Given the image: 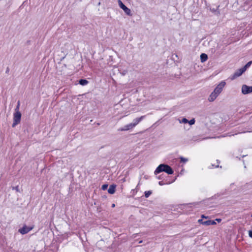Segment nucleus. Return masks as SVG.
<instances>
[{
  "label": "nucleus",
  "instance_id": "nucleus-1",
  "mask_svg": "<svg viewBox=\"0 0 252 252\" xmlns=\"http://www.w3.org/2000/svg\"><path fill=\"white\" fill-rule=\"evenodd\" d=\"M226 85L224 81H221L215 88L208 97V100L209 102L214 101L220 94L222 92L223 88Z\"/></svg>",
  "mask_w": 252,
  "mask_h": 252
},
{
  "label": "nucleus",
  "instance_id": "nucleus-2",
  "mask_svg": "<svg viewBox=\"0 0 252 252\" xmlns=\"http://www.w3.org/2000/svg\"><path fill=\"white\" fill-rule=\"evenodd\" d=\"M165 172L168 174H172L173 173V170L171 168V167L165 164H160L156 169L154 172L155 175H157L158 174L161 172Z\"/></svg>",
  "mask_w": 252,
  "mask_h": 252
},
{
  "label": "nucleus",
  "instance_id": "nucleus-3",
  "mask_svg": "<svg viewBox=\"0 0 252 252\" xmlns=\"http://www.w3.org/2000/svg\"><path fill=\"white\" fill-rule=\"evenodd\" d=\"M21 114L19 111H16L14 114L13 123L12 126L18 125L21 121Z\"/></svg>",
  "mask_w": 252,
  "mask_h": 252
},
{
  "label": "nucleus",
  "instance_id": "nucleus-4",
  "mask_svg": "<svg viewBox=\"0 0 252 252\" xmlns=\"http://www.w3.org/2000/svg\"><path fill=\"white\" fill-rule=\"evenodd\" d=\"M119 6L125 11L127 15H131V10L129 8L127 7L122 1L121 0L118 1Z\"/></svg>",
  "mask_w": 252,
  "mask_h": 252
},
{
  "label": "nucleus",
  "instance_id": "nucleus-5",
  "mask_svg": "<svg viewBox=\"0 0 252 252\" xmlns=\"http://www.w3.org/2000/svg\"><path fill=\"white\" fill-rule=\"evenodd\" d=\"M242 93L247 94L252 93V86L249 87L246 85H243L241 88Z\"/></svg>",
  "mask_w": 252,
  "mask_h": 252
},
{
  "label": "nucleus",
  "instance_id": "nucleus-6",
  "mask_svg": "<svg viewBox=\"0 0 252 252\" xmlns=\"http://www.w3.org/2000/svg\"><path fill=\"white\" fill-rule=\"evenodd\" d=\"M32 228V227H28L25 225L22 228H20L18 231L22 234H26L30 232Z\"/></svg>",
  "mask_w": 252,
  "mask_h": 252
},
{
  "label": "nucleus",
  "instance_id": "nucleus-7",
  "mask_svg": "<svg viewBox=\"0 0 252 252\" xmlns=\"http://www.w3.org/2000/svg\"><path fill=\"white\" fill-rule=\"evenodd\" d=\"M246 71L245 69L243 67L239 69H238L233 75V78H236L241 76L245 71Z\"/></svg>",
  "mask_w": 252,
  "mask_h": 252
},
{
  "label": "nucleus",
  "instance_id": "nucleus-8",
  "mask_svg": "<svg viewBox=\"0 0 252 252\" xmlns=\"http://www.w3.org/2000/svg\"><path fill=\"white\" fill-rule=\"evenodd\" d=\"M144 117L142 116L140 118H137L133 120V122L129 124L127 126H136L143 119Z\"/></svg>",
  "mask_w": 252,
  "mask_h": 252
},
{
  "label": "nucleus",
  "instance_id": "nucleus-9",
  "mask_svg": "<svg viewBox=\"0 0 252 252\" xmlns=\"http://www.w3.org/2000/svg\"><path fill=\"white\" fill-rule=\"evenodd\" d=\"M115 189H116V185H111L110 186L108 189V192L110 194H114L115 192Z\"/></svg>",
  "mask_w": 252,
  "mask_h": 252
},
{
  "label": "nucleus",
  "instance_id": "nucleus-10",
  "mask_svg": "<svg viewBox=\"0 0 252 252\" xmlns=\"http://www.w3.org/2000/svg\"><path fill=\"white\" fill-rule=\"evenodd\" d=\"M208 59L207 55L204 53H202L200 55L201 62L203 63L205 62Z\"/></svg>",
  "mask_w": 252,
  "mask_h": 252
},
{
  "label": "nucleus",
  "instance_id": "nucleus-11",
  "mask_svg": "<svg viewBox=\"0 0 252 252\" xmlns=\"http://www.w3.org/2000/svg\"><path fill=\"white\" fill-rule=\"evenodd\" d=\"M180 124H188V120L185 118H182L181 120H178Z\"/></svg>",
  "mask_w": 252,
  "mask_h": 252
},
{
  "label": "nucleus",
  "instance_id": "nucleus-12",
  "mask_svg": "<svg viewBox=\"0 0 252 252\" xmlns=\"http://www.w3.org/2000/svg\"><path fill=\"white\" fill-rule=\"evenodd\" d=\"M88 83V81L86 79H81L79 81V84L82 86L86 85Z\"/></svg>",
  "mask_w": 252,
  "mask_h": 252
},
{
  "label": "nucleus",
  "instance_id": "nucleus-13",
  "mask_svg": "<svg viewBox=\"0 0 252 252\" xmlns=\"http://www.w3.org/2000/svg\"><path fill=\"white\" fill-rule=\"evenodd\" d=\"M144 193L145 197L148 198L152 194V191L150 190L146 191Z\"/></svg>",
  "mask_w": 252,
  "mask_h": 252
},
{
  "label": "nucleus",
  "instance_id": "nucleus-14",
  "mask_svg": "<svg viewBox=\"0 0 252 252\" xmlns=\"http://www.w3.org/2000/svg\"><path fill=\"white\" fill-rule=\"evenodd\" d=\"M252 61H250V62H248L243 67L246 70V69L251 66V65L252 64Z\"/></svg>",
  "mask_w": 252,
  "mask_h": 252
},
{
  "label": "nucleus",
  "instance_id": "nucleus-15",
  "mask_svg": "<svg viewBox=\"0 0 252 252\" xmlns=\"http://www.w3.org/2000/svg\"><path fill=\"white\" fill-rule=\"evenodd\" d=\"M180 158L181 160V162H182L186 163V162H187L188 161V158L182 157H180Z\"/></svg>",
  "mask_w": 252,
  "mask_h": 252
},
{
  "label": "nucleus",
  "instance_id": "nucleus-16",
  "mask_svg": "<svg viewBox=\"0 0 252 252\" xmlns=\"http://www.w3.org/2000/svg\"><path fill=\"white\" fill-rule=\"evenodd\" d=\"M195 123V120L194 119H192L191 120H190V121H188V124L190 125V126H191V125H194Z\"/></svg>",
  "mask_w": 252,
  "mask_h": 252
},
{
  "label": "nucleus",
  "instance_id": "nucleus-17",
  "mask_svg": "<svg viewBox=\"0 0 252 252\" xmlns=\"http://www.w3.org/2000/svg\"><path fill=\"white\" fill-rule=\"evenodd\" d=\"M202 224L205 225H210V220L204 221L203 222H202Z\"/></svg>",
  "mask_w": 252,
  "mask_h": 252
},
{
  "label": "nucleus",
  "instance_id": "nucleus-18",
  "mask_svg": "<svg viewBox=\"0 0 252 252\" xmlns=\"http://www.w3.org/2000/svg\"><path fill=\"white\" fill-rule=\"evenodd\" d=\"M107 187H108V185H107V184H104V185H103L102 186V187H101V189H102V190H106V189H107Z\"/></svg>",
  "mask_w": 252,
  "mask_h": 252
},
{
  "label": "nucleus",
  "instance_id": "nucleus-19",
  "mask_svg": "<svg viewBox=\"0 0 252 252\" xmlns=\"http://www.w3.org/2000/svg\"><path fill=\"white\" fill-rule=\"evenodd\" d=\"M19 106H20V101H19L18 102V103H17V106H16V108H15V112H16V111H19Z\"/></svg>",
  "mask_w": 252,
  "mask_h": 252
},
{
  "label": "nucleus",
  "instance_id": "nucleus-20",
  "mask_svg": "<svg viewBox=\"0 0 252 252\" xmlns=\"http://www.w3.org/2000/svg\"><path fill=\"white\" fill-rule=\"evenodd\" d=\"M216 220H210V225H215L216 224Z\"/></svg>",
  "mask_w": 252,
  "mask_h": 252
},
{
  "label": "nucleus",
  "instance_id": "nucleus-21",
  "mask_svg": "<svg viewBox=\"0 0 252 252\" xmlns=\"http://www.w3.org/2000/svg\"><path fill=\"white\" fill-rule=\"evenodd\" d=\"M128 129H129L128 128H123L119 129V130L123 131V130H127Z\"/></svg>",
  "mask_w": 252,
  "mask_h": 252
},
{
  "label": "nucleus",
  "instance_id": "nucleus-22",
  "mask_svg": "<svg viewBox=\"0 0 252 252\" xmlns=\"http://www.w3.org/2000/svg\"><path fill=\"white\" fill-rule=\"evenodd\" d=\"M249 235L250 237L252 238V230H250L249 231Z\"/></svg>",
  "mask_w": 252,
  "mask_h": 252
},
{
  "label": "nucleus",
  "instance_id": "nucleus-23",
  "mask_svg": "<svg viewBox=\"0 0 252 252\" xmlns=\"http://www.w3.org/2000/svg\"><path fill=\"white\" fill-rule=\"evenodd\" d=\"M198 222L201 223V224H202V222H203L204 221H203L202 219H199L198 220Z\"/></svg>",
  "mask_w": 252,
  "mask_h": 252
},
{
  "label": "nucleus",
  "instance_id": "nucleus-24",
  "mask_svg": "<svg viewBox=\"0 0 252 252\" xmlns=\"http://www.w3.org/2000/svg\"><path fill=\"white\" fill-rule=\"evenodd\" d=\"M215 220L219 222H220L221 221V220L220 219H216Z\"/></svg>",
  "mask_w": 252,
  "mask_h": 252
},
{
  "label": "nucleus",
  "instance_id": "nucleus-25",
  "mask_svg": "<svg viewBox=\"0 0 252 252\" xmlns=\"http://www.w3.org/2000/svg\"><path fill=\"white\" fill-rule=\"evenodd\" d=\"M158 184H159V185H160V186H162V185H164V184H163V183H162V181H160V182H159Z\"/></svg>",
  "mask_w": 252,
  "mask_h": 252
},
{
  "label": "nucleus",
  "instance_id": "nucleus-26",
  "mask_svg": "<svg viewBox=\"0 0 252 252\" xmlns=\"http://www.w3.org/2000/svg\"><path fill=\"white\" fill-rule=\"evenodd\" d=\"M201 217H202V218H205V219H207V218H208V217H206V216H205L204 215H202L201 216Z\"/></svg>",
  "mask_w": 252,
  "mask_h": 252
},
{
  "label": "nucleus",
  "instance_id": "nucleus-27",
  "mask_svg": "<svg viewBox=\"0 0 252 252\" xmlns=\"http://www.w3.org/2000/svg\"><path fill=\"white\" fill-rule=\"evenodd\" d=\"M14 189L16 190L17 191H18V187H16L14 188Z\"/></svg>",
  "mask_w": 252,
  "mask_h": 252
},
{
  "label": "nucleus",
  "instance_id": "nucleus-28",
  "mask_svg": "<svg viewBox=\"0 0 252 252\" xmlns=\"http://www.w3.org/2000/svg\"><path fill=\"white\" fill-rule=\"evenodd\" d=\"M115 204H112V207H115Z\"/></svg>",
  "mask_w": 252,
  "mask_h": 252
},
{
  "label": "nucleus",
  "instance_id": "nucleus-29",
  "mask_svg": "<svg viewBox=\"0 0 252 252\" xmlns=\"http://www.w3.org/2000/svg\"><path fill=\"white\" fill-rule=\"evenodd\" d=\"M142 242V241H139V243H141Z\"/></svg>",
  "mask_w": 252,
  "mask_h": 252
},
{
  "label": "nucleus",
  "instance_id": "nucleus-30",
  "mask_svg": "<svg viewBox=\"0 0 252 252\" xmlns=\"http://www.w3.org/2000/svg\"><path fill=\"white\" fill-rule=\"evenodd\" d=\"M125 179H123V182H125Z\"/></svg>",
  "mask_w": 252,
  "mask_h": 252
},
{
  "label": "nucleus",
  "instance_id": "nucleus-31",
  "mask_svg": "<svg viewBox=\"0 0 252 252\" xmlns=\"http://www.w3.org/2000/svg\"><path fill=\"white\" fill-rule=\"evenodd\" d=\"M251 217H252V214Z\"/></svg>",
  "mask_w": 252,
  "mask_h": 252
}]
</instances>
